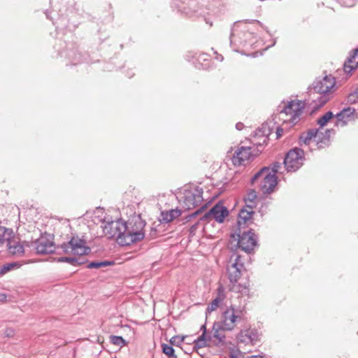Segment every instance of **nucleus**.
<instances>
[{"label": "nucleus", "mask_w": 358, "mask_h": 358, "mask_svg": "<svg viewBox=\"0 0 358 358\" xmlns=\"http://www.w3.org/2000/svg\"><path fill=\"white\" fill-rule=\"evenodd\" d=\"M259 334L255 329H247L241 330L237 336L239 343L244 345H255L259 341Z\"/></svg>", "instance_id": "obj_19"}, {"label": "nucleus", "mask_w": 358, "mask_h": 358, "mask_svg": "<svg viewBox=\"0 0 358 358\" xmlns=\"http://www.w3.org/2000/svg\"><path fill=\"white\" fill-rule=\"evenodd\" d=\"M225 293L222 286H220L217 290L216 297L208 305L206 313H210L215 310L225 299Z\"/></svg>", "instance_id": "obj_23"}, {"label": "nucleus", "mask_w": 358, "mask_h": 358, "mask_svg": "<svg viewBox=\"0 0 358 358\" xmlns=\"http://www.w3.org/2000/svg\"><path fill=\"white\" fill-rule=\"evenodd\" d=\"M108 6H109V8H110V9H112V4H111V3H109Z\"/></svg>", "instance_id": "obj_53"}, {"label": "nucleus", "mask_w": 358, "mask_h": 358, "mask_svg": "<svg viewBox=\"0 0 358 358\" xmlns=\"http://www.w3.org/2000/svg\"><path fill=\"white\" fill-rule=\"evenodd\" d=\"M6 242L7 249L13 255H24V245L29 246V243L27 242H24L25 244H21L19 241H13L12 239H9Z\"/></svg>", "instance_id": "obj_25"}, {"label": "nucleus", "mask_w": 358, "mask_h": 358, "mask_svg": "<svg viewBox=\"0 0 358 358\" xmlns=\"http://www.w3.org/2000/svg\"><path fill=\"white\" fill-rule=\"evenodd\" d=\"M271 134V129L268 127L267 123L263 124L255 131V136L259 137H264V142L266 141V138Z\"/></svg>", "instance_id": "obj_32"}, {"label": "nucleus", "mask_w": 358, "mask_h": 358, "mask_svg": "<svg viewBox=\"0 0 358 358\" xmlns=\"http://www.w3.org/2000/svg\"><path fill=\"white\" fill-rule=\"evenodd\" d=\"M330 129H326L324 132L318 129H310L301 134L299 137V144L309 145L311 141L315 143L319 149L327 147L330 141Z\"/></svg>", "instance_id": "obj_10"}, {"label": "nucleus", "mask_w": 358, "mask_h": 358, "mask_svg": "<svg viewBox=\"0 0 358 358\" xmlns=\"http://www.w3.org/2000/svg\"><path fill=\"white\" fill-rule=\"evenodd\" d=\"M222 4V0H173L171 6L178 11L191 16L195 13L204 15V10L215 13Z\"/></svg>", "instance_id": "obj_3"}, {"label": "nucleus", "mask_w": 358, "mask_h": 358, "mask_svg": "<svg viewBox=\"0 0 358 358\" xmlns=\"http://www.w3.org/2000/svg\"><path fill=\"white\" fill-rule=\"evenodd\" d=\"M224 330L220 327L218 322H215L213 327V332L209 334L211 337L210 343L215 345H223L225 343V335L223 333Z\"/></svg>", "instance_id": "obj_21"}, {"label": "nucleus", "mask_w": 358, "mask_h": 358, "mask_svg": "<svg viewBox=\"0 0 358 358\" xmlns=\"http://www.w3.org/2000/svg\"><path fill=\"white\" fill-rule=\"evenodd\" d=\"M54 235L46 231L41 233V236L31 244L34 245L36 253L38 255L57 254L56 252H62L60 248L57 246L60 243L56 244L54 242Z\"/></svg>", "instance_id": "obj_11"}, {"label": "nucleus", "mask_w": 358, "mask_h": 358, "mask_svg": "<svg viewBox=\"0 0 358 358\" xmlns=\"http://www.w3.org/2000/svg\"><path fill=\"white\" fill-rule=\"evenodd\" d=\"M22 266V263L21 262H12L6 263L1 266H0V276H3L7 273L19 268Z\"/></svg>", "instance_id": "obj_28"}, {"label": "nucleus", "mask_w": 358, "mask_h": 358, "mask_svg": "<svg viewBox=\"0 0 358 358\" xmlns=\"http://www.w3.org/2000/svg\"><path fill=\"white\" fill-rule=\"evenodd\" d=\"M358 101V94L354 90L347 97V102L350 104L355 103Z\"/></svg>", "instance_id": "obj_39"}, {"label": "nucleus", "mask_w": 358, "mask_h": 358, "mask_svg": "<svg viewBox=\"0 0 358 358\" xmlns=\"http://www.w3.org/2000/svg\"><path fill=\"white\" fill-rule=\"evenodd\" d=\"M152 230H155V231H156V230H157L155 227H152Z\"/></svg>", "instance_id": "obj_58"}, {"label": "nucleus", "mask_w": 358, "mask_h": 358, "mask_svg": "<svg viewBox=\"0 0 358 358\" xmlns=\"http://www.w3.org/2000/svg\"><path fill=\"white\" fill-rule=\"evenodd\" d=\"M157 262H153L152 266H155Z\"/></svg>", "instance_id": "obj_56"}, {"label": "nucleus", "mask_w": 358, "mask_h": 358, "mask_svg": "<svg viewBox=\"0 0 358 358\" xmlns=\"http://www.w3.org/2000/svg\"><path fill=\"white\" fill-rule=\"evenodd\" d=\"M337 119V125L342 127L346 125L348 122L358 119V114L353 108L347 107L336 115Z\"/></svg>", "instance_id": "obj_20"}, {"label": "nucleus", "mask_w": 358, "mask_h": 358, "mask_svg": "<svg viewBox=\"0 0 358 358\" xmlns=\"http://www.w3.org/2000/svg\"><path fill=\"white\" fill-rule=\"evenodd\" d=\"M257 199V193L254 189L248 191L246 197L244 199L245 206L248 208L255 206V201Z\"/></svg>", "instance_id": "obj_33"}, {"label": "nucleus", "mask_w": 358, "mask_h": 358, "mask_svg": "<svg viewBox=\"0 0 358 358\" xmlns=\"http://www.w3.org/2000/svg\"><path fill=\"white\" fill-rule=\"evenodd\" d=\"M197 227V224H193L191 227H190V233H193L196 229Z\"/></svg>", "instance_id": "obj_49"}, {"label": "nucleus", "mask_w": 358, "mask_h": 358, "mask_svg": "<svg viewBox=\"0 0 358 358\" xmlns=\"http://www.w3.org/2000/svg\"><path fill=\"white\" fill-rule=\"evenodd\" d=\"M201 331H202V334L201 335H205V336H209V334L207 333L206 331V324H203L201 328H200Z\"/></svg>", "instance_id": "obj_45"}, {"label": "nucleus", "mask_w": 358, "mask_h": 358, "mask_svg": "<svg viewBox=\"0 0 358 358\" xmlns=\"http://www.w3.org/2000/svg\"><path fill=\"white\" fill-rule=\"evenodd\" d=\"M185 59L189 62H192L198 69L208 70L211 68V60L210 56L206 53L198 55L194 52H188L185 55Z\"/></svg>", "instance_id": "obj_17"}, {"label": "nucleus", "mask_w": 358, "mask_h": 358, "mask_svg": "<svg viewBox=\"0 0 358 358\" xmlns=\"http://www.w3.org/2000/svg\"><path fill=\"white\" fill-rule=\"evenodd\" d=\"M87 240L85 236L79 237L78 234H72L71 236H67V241L60 243L58 248H60L62 252H56L57 255L62 254H78V251L81 248L86 246Z\"/></svg>", "instance_id": "obj_13"}, {"label": "nucleus", "mask_w": 358, "mask_h": 358, "mask_svg": "<svg viewBox=\"0 0 358 358\" xmlns=\"http://www.w3.org/2000/svg\"><path fill=\"white\" fill-rule=\"evenodd\" d=\"M15 331L12 327H7L4 331V335L7 338H12L15 336Z\"/></svg>", "instance_id": "obj_41"}, {"label": "nucleus", "mask_w": 358, "mask_h": 358, "mask_svg": "<svg viewBox=\"0 0 358 358\" xmlns=\"http://www.w3.org/2000/svg\"><path fill=\"white\" fill-rule=\"evenodd\" d=\"M92 249L90 246L86 245L80 248V250L78 251V254H73L75 256H84L88 255L91 253Z\"/></svg>", "instance_id": "obj_38"}, {"label": "nucleus", "mask_w": 358, "mask_h": 358, "mask_svg": "<svg viewBox=\"0 0 358 358\" xmlns=\"http://www.w3.org/2000/svg\"><path fill=\"white\" fill-rule=\"evenodd\" d=\"M214 53L216 55L215 59L217 60H219L220 62L223 61L224 57H223V56L222 55H219L216 51H215Z\"/></svg>", "instance_id": "obj_48"}, {"label": "nucleus", "mask_w": 358, "mask_h": 358, "mask_svg": "<svg viewBox=\"0 0 358 358\" xmlns=\"http://www.w3.org/2000/svg\"><path fill=\"white\" fill-rule=\"evenodd\" d=\"M304 152L303 150L295 148L290 150L284 159V164L288 172H295L303 164Z\"/></svg>", "instance_id": "obj_14"}, {"label": "nucleus", "mask_w": 358, "mask_h": 358, "mask_svg": "<svg viewBox=\"0 0 358 358\" xmlns=\"http://www.w3.org/2000/svg\"><path fill=\"white\" fill-rule=\"evenodd\" d=\"M180 200L186 210L197 208L190 215L191 217L199 215L206 207V204H203V189L199 187L185 189L180 196Z\"/></svg>", "instance_id": "obj_5"}, {"label": "nucleus", "mask_w": 358, "mask_h": 358, "mask_svg": "<svg viewBox=\"0 0 358 358\" xmlns=\"http://www.w3.org/2000/svg\"><path fill=\"white\" fill-rule=\"evenodd\" d=\"M254 214L253 208H248L245 206L242 208L238 213V225L239 229L244 226H248L252 223V216Z\"/></svg>", "instance_id": "obj_22"}, {"label": "nucleus", "mask_w": 358, "mask_h": 358, "mask_svg": "<svg viewBox=\"0 0 358 358\" xmlns=\"http://www.w3.org/2000/svg\"><path fill=\"white\" fill-rule=\"evenodd\" d=\"M254 34L245 23L236 24L231 29L230 44L236 46H253Z\"/></svg>", "instance_id": "obj_9"}, {"label": "nucleus", "mask_w": 358, "mask_h": 358, "mask_svg": "<svg viewBox=\"0 0 358 358\" xmlns=\"http://www.w3.org/2000/svg\"><path fill=\"white\" fill-rule=\"evenodd\" d=\"M115 264V262L113 260L92 261L88 262L86 267L90 269H99L103 267L114 266Z\"/></svg>", "instance_id": "obj_29"}, {"label": "nucleus", "mask_w": 358, "mask_h": 358, "mask_svg": "<svg viewBox=\"0 0 358 358\" xmlns=\"http://www.w3.org/2000/svg\"><path fill=\"white\" fill-rule=\"evenodd\" d=\"M282 132H283V129L278 127L275 131L276 138H278V139L280 138L282 135Z\"/></svg>", "instance_id": "obj_44"}, {"label": "nucleus", "mask_w": 358, "mask_h": 358, "mask_svg": "<svg viewBox=\"0 0 358 358\" xmlns=\"http://www.w3.org/2000/svg\"><path fill=\"white\" fill-rule=\"evenodd\" d=\"M357 0H340V1L347 7H352L355 4Z\"/></svg>", "instance_id": "obj_42"}, {"label": "nucleus", "mask_w": 358, "mask_h": 358, "mask_svg": "<svg viewBox=\"0 0 358 358\" xmlns=\"http://www.w3.org/2000/svg\"><path fill=\"white\" fill-rule=\"evenodd\" d=\"M66 56L71 60L72 65H76L81 63L83 61L82 55L76 50H71L69 51Z\"/></svg>", "instance_id": "obj_34"}, {"label": "nucleus", "mask_w": 358, "mask_h": 358, "mask_svg": "<svg viewBox=\"0 0 358 358\" xmlns=\"http://www.w3.org/2000/svg\"><path fill=\"white\" fill-rule=\"evenodd\" d=\"M153 303H154V308L155 307V301L153 300Z\"/></svg>", "instance_id": "obj_57"}, {"label": "nucleus", "mask_w": 358, "mask_h": 358, "mask_svg": "<svg viewBox=\"0 0 358 358\" xmlns=\"http://www.w3.org/2000/svg\"><path fill=\"white\" fill-rule=\"evenodd\" d=\"M130 210L131 215L124 223L127 224V240L129 239L130 244L135 243L143 240L145 237L143 229L145 226V221L142 219L141 214L134 211L133 208L127 206L123 208V212L128 215Z\"/></svg>", "instance_id": "obj_4"}, {"label": "nucleus", "mask_w": 358, "mask_h": 358, "mask_svg": "<svg viewBox=\"0 0 358 358\" xmlns=\"http://www.w3.org/2000/svg\"><path fill=\"white\" fill-rule=\"evenodd\" d=\"M110 343L120 348L127 345V342L121 336L110 335Z\"/></svg>", "instance_id": "obj_35"}, {"label": "nucleus", "mask_w": 358, "mask_h": 358, "mask_svg": "<svg viewBox=\"0 0 358 358\" xmlns=\"http://www.w3.org/2000/svg\"><path fill=\"white\" fill-rule=\"evenodd\" d=\"M8 295L5 293H0V302H5L7 300Z\"/></svg>", "instance_id": "obj_46"}, {"label": "nucleus", "mask_w": 358, "mask_h": 358, "mask_svg": "<svg viewBox=\"0 0 358 358\" xmlns=\"http://www.w3.org/2000/svg\"><path fill=\"white\" fill-rule=\"evenodd\" d=\"M227 272L230 282V290L234 292L241 293L243 295H248L250 289L248 279H245V281L243 283L238 282L241 277L247 273L241 255L236 252L231 255Z\"/></svg>", "instance_id": "obj_2"}, {"label": "nucleus", "mask_w": 358, "mask_h": 358, "mask_svg": "<svg viewBox=\"0 0 358 358\" xmlns=\"http://www.w3.org/2000/svg\"><path fill=\"white\" fill-rule=\"evenodd\" d=\"M281 168V164L280 162H275L273 164L272 167V171L271 173H273L275 175L278 172L279 169Z\"/></svg>", "instance_id": "obj_43"}, {"label": "nucleus", "mask_w": 358, "mask_h": 358, "mask_svg": "<svg viewBox=\"0 0 358 358\" xmlns=\"http://www.w3.org/2000/svg\"><path fill=\"white\" fill-rule=\"evenodd\" d=\"M181 213V210L178 208L169 210H162L160 215L161 218L158 219V221L160 223H169L174 219L180 217Z\"/></svg>", "instance_id": "obj_26"}, {"label": "nucleus", "mask_w": 358, "mask_h": 358, "mask_svg": "<svg viewBox=\"0 0 358 358\" xmlns=\"http://www.w3.org/2000/svg\"><path fill=\"white\" fill-rule=\"evenodd\" d=\"M243 127H244V124L242 122H238L236 124V128L237 130L241 131L243 129Z\"/></svg>", "instance_id": "obj_47"}, {"label": "nucleus", "mask_w": 358, "mask_h": 358, "mask_svg": "<svg viewBox=\"0 0 358 358\" xmlns=\"http://www.w3.org/2000/svg\"><path fill=\"white\" fill-rule=\"evenodd\" d=\"M54 261L57 262H65L69 263L73 266H80L84 264L85 263L88 262L87 259H85L83 261H80V258L76 257L75 255L74 257H57L54 259Z\"/></svg>", "instance_id": "obj_27"}, {"label": "nucleus", "mask_w": 358, "mask_h": 358, "mask_svg": "<svg viewBox=\"0 0 358 358\" xmlns=\"http://www.w3.org/2000/svg\"><path fill=\"white\" fill-rule=\"evenodd\" d=\"M131 215V213H130V210L128 211V215H127V217L129 218V216Z\"/></svg>", "instance_id": "obj_52"}, {"label": "nucleus", "mask_w": 358, "mask_h": 358, "mask_svg": "<svg viewBox=\"0 0 358 358\" xmlns=\"http://www.w3.org/2000/svg\"><path fill=\"white\" fill-rule=\"evenodd\" d=\"M229 215V210L221 202L216 203L211 209L206 212L201 218V220H214L218 223H222L224 218Z\"/></svg>", "instance_id": "obj_16"}, {"label": "nucleus", "mask_w": 358, "mask_h": 358, "mask_svg": "<svg viewBox=\"0 0 358 358\" xmlns=\"http://www.w3.org/2000/svg\"><path fill=\"white\" fill-rule=\"evenodd\" d=\"M358 66V48L353 50L343 64V70L350 73Z\"/></svg>", "instance_id": "obj_24"}, {"label": "nucleus", "mask_w": 358, "mask_h": 358, "mask_svg": "<svg viewBox=\"0 0 358 358\" xmlns=\"http://www.w3.org/2000/svg\"><path fill=\"white\" fill-rule=\"evenodd\" d=\"M45 14H46L47 17L49 18L50 17H49L48 13L46 12Z\"/></svg>", "instance_id": "obj_54"}, {"label": "nucleus", "mask_w": 358, "mask_h": 358, "mask_svg": "<svg viewBox=\"0 0 358 358\" xmlns=\"http://www.w3.org/2000/svg\"><path fill=\"white\" fill-rule=\"evenodd\" d=\"M258 24H259L261 26H262V24L259 22V21H256Z\"/></svg>", "instance_id": "obj_55"}, {"label": "nucleus", "mask_w": 358, "mask_h": 358, "mask_svg": "<svg viewBox=\"0 0 358 358\" xmlns=\"http://www.w3.org/2000/svg\"><path fill=\"white\" fill-rule=\"evenodd\" d=\"M127 224L124 220L122 217L116 220H110L103 227V230L106 234L109 235L108 239L116 238L117 243L120 246L130 245L129 239L127 240Z\"/></svg>", "instance_id": "obj_6"}, {"label": "nucleus", "mask_w": 358, "mask_h": 358, "mask_svg": "<svg viewBox=\"0 0 358 358\" xmlns=\"http://www.w3.org/2000/svg\"><path fill=\"white\" fill-rule=\"evenodd\" d=\"M211 337L210 336H205V335H201L197 338L194 342V348H201L206 346L210 345L211 344Z\"/></svg>", "instance_id": "obj_31"}, {"label": "nucleus", "mask_w": 358, "mask_h": 358, "mask_svg": "<svg viewBox=\"0 0 358 358\" xmlns=\"http://www.w3.org/2000/svg\"><path fill=\"white\" fill-rule=\"evenodd\" d=\"M185 337L184 336H173L171 340L170 343L173 345L179 346L184 341Z\"/></svg>", "instance_id": "obj_40"}, {"label": "nucleus", "mask_w": 358, "mask_h": 358, "mask_svg": "<svg viewBox=\"0 0 358 358\" xmlns=\"http://www.w3.org/2000/svg\"><path fill=\"white\" fill-rule=\"evenodd\" d=\"M282 106H279L280 115L289 116V119L284 120V122H288L291 126L295 125L300 120V117L307 103V101L292 100L282 102Z\"/></svg>", "instance_id": "obj_7"}, {"label": "nucleus", "mask_w": 358, "mask_h": 358, "mask_svg": "<svg viewBox=\"0 0 358 358\" xmlns=\"http://www.w3.org/2000/svg\"><path fill=\"white\" fill-rule=\"evenodd\" d=\"M244 315V308H235L231 305L221 315L220 321L218 322L220 327L223 330L232 331L236 326V322L241 321Z\"/></svg>", "instance_id": "obj_12"}, {"label": "nucleus", "mask_w": 358, "mask_h": 358, "mask_svg": "<svg viewBox=\"0 0 358 358\" xmlns=\"http://www.w3.org/2000/svg\"><path fill=\"white\" fill-rule=\"evenodd\" d=\"M248 358H264L262 356H252Z\"/></svg>", "instance_id": "obj_50"}, {"label": "nucleus", "mask_w": 358, "mask_h": 358, "mask_svg": "<svg viewBox=\"0 0 358 358\" xmlns=\"http://www.w3.org/2000/svg\"><path fill=\"white\" fill-rule=\"evenodd\" d=\"M256 182L263 194H271L277 185V177L268 167H263L251 178L252 185Z\"/></svg>", "instance_id": "obj_8"}, {"label": "nucleus", "mask_w": 358, "mask_h": 358, "mask_svg": "<svg viewBox=\"0 0 358 358\" xmlns=\"http://www.w3.org/2000/svg\"><path fill=\"white\" fill-rule=\"evenodd\" d=\"M162 348L163 353H164L166 355H167L168 357H170L171 355H173V354L175 353V350L171 345H167L165 343H162Z\"/></svg>", "instance_id": "obj_37"}, {"label": "nucleus", "mask_w": 358, "mask_h": 358, "mask_svg": "<svg viewBox=\"0 0 358 358\" xmlns=\"http://www.w3.org/2000/svg\"><path fill=\"white\" fill-rule=\"evenodd\" d=\"M334 114L331 111L327 112L323 116L317 120V124L321 127H324L332 117Z\"/></svg>", "instance_id": "obj_36"}, {"label": "nucleus", "mask_w": 358, "mask_h": 358, "mask_svg": "<svg viewBox=\"0 0 358 358\" xmlns=\"http://www.w3.org/2000/svg\"><path fill=\"white\" fill-rule=\"evenodd\" d=\"M255 156L256 155L252 153L251 147L241 146L235 151L231 160L235 166L245 165L254 159Z\"/></svg>", "instance_id": "obj_18"}, {"label": "nucleus", "mask_w": 358, "mask_h": 358, "mask_svg": "<svg viewBox=\"0 0 358 358\" xmlns=\"http://www.w3.org/2000/svg\"><path fill=\"white\" fill-rule=\"evenodd\" d=\"M13 229L0 226V243L3 244L9 239L14 238Z\"/></svg>", "instance_id": "obj_30"}, {"label": "nucleus", "mask_w": 358, "mask_h": 358, "mask_svg": "<svg viewBox=\"0 0 358 358\" xmlns=\"http://www.w3.org/2000/svg\"><path fill=\"white\" fill-rule=\"evenodd\" d=\"M238 246L243 251L250 253L254 250L255 246L257 245V238L253 230L250 229L243 232L240 231L238 234Z\"/></svg>", "instance_id": "obj_15"}, {"label": "nucleus", "mask_w": 358, "mask_h": 358, "mask_svg": "<svg viewBox=\"0 0 358 358\" xmlns=\"http://www.w3.org/2000/svg\"><path fill=\"white\" fill-rule=\"evenodd\" d=\"M169 358H178V357L174 353V354H173V355H171L170 357H169Z\"/></svg>", "instance_id": "obj_51"}, {"label": "nucleus", "mask_w": 358, "mask_h": 358, "mask_svg": "<svg viewBox=\"0 0 358 358\" xmlns=\"http://www.w3.org/2000/svg\"><path fill=\"white\" fill-rule=\"evenodd\" d=\"M335 86L336 80L331 75H326L314 80L312 86L308 88V98L306 99L307 103L312 108V112L318 110L329 101Z\"/></svg>", "instance_id": "obj_1"}]
</instances>
